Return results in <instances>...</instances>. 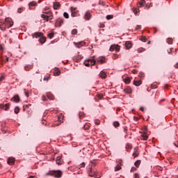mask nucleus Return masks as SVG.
Here are the masks:
<instances>
[{
    "label": "nucleus",
    "mask_w": 178,
    "mask_h": 178,
    "mask_svg": "<svg viewBox=\"0 0 178 178\" xmlns=\"http://www.w3.org/2000/svg\"><path fill=\"white\" fill-rule=\"evenodd\" d=\"M96 60L98 63H105L106 62L105 57H99Z\"/></svg>",
    "instance_id": "obj_13"
},
{
    "label": "nucleus",
    "mask_w": 178,
    "mask_h": 178,
    "mask_svg": "<svg viewBox=\"0 0 178 178\" xmlns=\"http://www.w3.org/2000/svg\"><path fill=\"white\" fill-rule=\"evenodd\" d=\"M88 175L90 177H95V178H101V174H99L98 172L97 171H93L92 170V167H90L89 168V170H88Z\"/></svg>",
    "instance_id": "obj_2"
},
{
    "label": "nucleus",
    "mask_w": 178,
    "mask_h": 178,
    "mask_svg": "<svg viewBox=\"0 0 178 178\" xmlns=\"http://www.w3.org/2000/svg\"><path fill=\"white\" fill-rule=\"evenodd\" d=\"M60 75V70L59 68H56L54 72V76H58Z\"/></svg>",
    "instance_id": "obj_19"
},
{
    "label": "nucleus",
    "mask_w": 178,
    "mask_h": 178,
    "mask_svg": "<svg viewBox=\"0 0 178 178\" xmlns=\"http://www.w3.org/2000/svg\"><path fill=\"white\" fill-rule=\"evenodd\" d=\"M84 19H86V20H90L91 19V13H90V11L86 13Z\"/></svg>",
    "instance_id": "obj_15"
},
{
    "label": "nucleus",
    "mask_w": 178,
    "mask_h": 178,
    "mask_svg": "<svg viewBox=\"0 0 178 178\" xmlns=\"http://www.w3.org/2000/svg\"><path fill=\"white\" fill-rule=\"evenodd\" d=\"M42 124L46 125V124H47V121H45V120H43L42 121Z\"/></svg>",
    "instance_id": "obj_60"
},
{
    "label": "nucleus",
    "mask_w": 178,
    "mask_h": 178,
    "mask_svg": "<svg viewBox=\"0 0 178 178\" xmlns=\"http://www.w3.org/2000/svg\"><path fill=\"white\" fill-rule=\"evenodd\" d=\"M23 10H24L23 9V8H18L17 12H18V13H22L23 12Z\"/></svg>",
    "instance_id": "obj_47"
},
{
    "label": "nucleus",
    "mask_w": 178,
    "mask_h": 178,
    "mask_svg": "<svg viewBox=\"0 0 178 178\" xmlns=\"http://www.w3.org/2000/svg\"><path fill=\"white\" fill-rule=\"evenodd\" d=\"M124 92H125V94H131V92H133V90H131L130 86H126L124 89Z\"/></svg>",
    "instance_id": "obj_10"
},
{
    "label": "nucleus",
    "mask_w": 178,
    "mask_h": 178,
    "mask_svg": "<svg viewBox=\"0 0 178 178\" xmlns=\"http://www.w3.org/2000/svg\"><path fill=\"white\" fill-rule=\"evenodd\" d=\"M115 51H117V52H119V49H120V48L119 47V45H118V44H113V45L111 46L109 50L111 52H113V51H115Z\"/></svg>",
    "instance_id": "obj_6"
},
{
    "label": "nucleus",
    "mask_w": 178,
    "mask_h": 178,
    "mask_svg": "<svg viewBox=\"0 0 178 178\" xmlns=\"http://www.w3.org/2000/svg\"><path fill=\"white\" fill-rule=\"evenodd\" d=\"M48 37L49 38H50V40H51V38H54V33H49Z\"/></svg>",
    "instance_id": "obj_44"
},
{
    "label": "nucleus",
    "mask_w": 178,
    "mask_h": 178,
    "mask_svg": "<svg viewBox=\"0 0 178 178\" xmlns=\"http://www.w3.org/2000/svg\"><path fill=\"white\" fill-rule=\"evenodd\" d=\"M124 81L125 84H130V78L129 77L125 78Z\"/></svg>",
    "instance_id": "obj_30"
},
{
    "label": "nucleus",
    "mask_w": 178,
    "mask_h": 178,
    "mask_svg": "<svg viewBox=\"0 0 178 178\" xmlns=\"http://www.w3.org/2000/svg\"><path fill=\"white\" fill-rule=\"evenodd\" d=\"M47 10H48V9L47 8H44V11H43V13H45V15H49V16H51L52 17V12L47 11Z\"/></svg>",
    "instance_id": "obj_24"
},
{
    "label": "nucleus",
    "mask_w": 178,
    "mask_h": 178,
    "mask_svg": "<svg viewBox=\"0 0 178 178\" xmlns=\"http://www.w3.org/2000/svg\"><path fill=\"white\" fill-rule=\"evenodd\" d=\"M57 165H62L63 163V161H62V156H58L56 160Z\"/></svg>",
    "instance_id": "obj_17"
},
{
    "label": "nucleus",
    "mask_w": 178,
    "mask_h": 178,
    "mask_svg": "<svg viewBox=\"0 0 178 178\" xmlns=\"http://www.w3.org/2000/svg\"><path fill=\"white\" fill-rule=\"evenodd\" d=\"M126 148H131V146L130 145H127Z\"/></svg>",
    "instance_id": "obj_64"
},
{
    "label": "nucleus",
    "mask_w": 178,
    "mask_h": 178,
    "mask_svg": "<svg viewBox=\"0 0 178 178\" xmlns=\"http://www.w3.org/2000/svg\"><path fill=\"white\" fill-rule=\"evenodd\" d=\"M141 137H142V140H148V136H147V134H143L141 135Z\"/></svg>",
    "instance_id": "obj_29"
},
{
    "label": "nucleus",
    "mask_w": 178,
    "mask_h": 178,
    "mask_svg": "<svg viewBox=\"0 0 178 178\" xmlns=\"http://www.w3.org/2000/svg\"><path fill=\"white\" fill-rule=\"evenodd\" d=\"M90 63L91 64V66H94V65L97 63V60L94 59V56L91 57V58L86 60V61L84 62L85 66H87L88 67L90 66Z\"/></svg>",
    "instance_id": "obj_4"
},
{
    "label": "nucleus",
    "mask_w": 178,
    "mask_h": 178,
    "mask_svg": "<svg viewBox=\"0 0 178 178\" xmlns=\"http://www.w3.org/2000/svg\"><path fill=\"white\" fill-rule=\"evenodd\" d=\"M95 124L98 125L101 123V122L99 120H95Z\"/></svg>",
    "instance_id": "obj_56"
},
{
    "label": "nucleus",
    "mask_w": 178,
    "mask_h": 178,
    "mask_svg": "<svg viewBox=\"0 0 178 178\" xmlns=\"http://www.w3.org/2000/svg\"><path fill=\"white\" fill-rule=\"evenodd\" d=\"M9 108H10V104H0V108L3 109L4 111H9Z\"/></svg>",
    "instance_id": "obj_8"
},
{
    "label": "nucleus",
    "mask_w": 178,
    "mask_h": 178,
    "mask_svg": "<svg viewBox=\"0 0 178 178\" xmlns=\"http://www.w3.org/2000/svg\"><path fill=\"white\" fill-rule=\"evenodd\" d=\"M41 18L46 20V22H49V20H51L52 17H51V15H45L44 14L41 15Z\"/></svg>",
    "instance_id": "obj_11"
},
{
    "label": "nucleus",
    "mask_w": 178,
    "mask_h": 178,
    "mask_svg": "<svg viewBox=\"0 0 178 178\" xmlns=\"http://www.w3.org/2000/svg\"><path fill=\"white\" fill-rule=\"evenodd\" d=\"M167 42H168V44H173V40L172 38H168Z\"/></svg>",
    "instance_id": "obj_33"
},
{
    "label": "nucleus",
    "mask_w": 178,
    "mask_h": 178,
    "mask_svg": "<svg viewBox=\"0 0 178 178\" xmlns=\"http://www.w3.org/2000/svg\"><path fill=\"white\" fill-rule=\"evenodd\" d=\"M133 12L134 15H137V13H138V10L137 8H133Z\"/></svg>",
    "instance_id": "obj_45"
},
{
    "label": "nucleus",
    "mask_w": 178,
    "mask_h": 178,
    "mask_svg": "<svg viewBox=\"0 0 178 178\" xmlns=\"http://www.w3.org/2000/svg\"><path fill=\"white\" fill-rule=\"evenodd\" d=\"M90 129V125L88 124H86L84 126H83V129L84 130H88Z\"/></svg>",
    "instance_id": "obj_37"
},
{
    "label": "nucleus",
    "mask_w": 178,
    "mask_h": 178,
    "mask_svg": "<svg viewBox=\"0 0 178 178\" xmlns=\"http://www.w3.org/2000/svg\"><path fill=\"white\" fill-rule=\"evenodd\" d=\"M144 51H145V49H144L143 47H140L137 49V51L138 52V54H141V52H144Z\"/></svg>",
    "instance_id": "obj_32"
},
{
    "label": "nucleus",
    "mask_w": 178,
    "mask_h": 178,
    "mask_svg": "<svg viewBox=\"0 0 178 178\" xmlns=\"http://www.w3.org/2000/svg\"><path fill=\"white\" fill-rule=\"evenodd\" d=\"M74 44L75 45V47H76V48H81V47H83V45H86V42H74Z\"/></svg>",
    "instance_id": "obj_12"
},
{
    "label": "nucleus",
    "mask_w": 178,
    "mask_h": 178,
    "mask_svg": "<svg viewBox=\"0 0 178 178\" xmlns=\"http://www.w3.org/2000/svg\"><path fill=\"white\" fill-rule=\"evenodd\" d=\"M125 47H126L127 49H130V48H131V47H132L131 42H130V41L126 42Z\"/></svg>",
    "instance_id": "obj_21"
},
{
    "label": "nucleus",
    "mask_w": 178,
    "mask_h": 178,
    "mask_svg": "<svg viewBox=\"0 0 178 178\" xmlns=\"http://www.w3.org/2000/svg\"><path fill=\"white\" fill-rule=\"evenodd\" d=\"M71 16L72 17H77V16H80V14L79 13V10L76 7H71Z\"/></svg>",
    "instance_id": "obj_5"
},
{
    "label": "nucleus",
    "mask_w": 178,
    "mask_h": 178,
    "mask_svg": "<svg viewBox=\"0 0 178 178\" xmlns=\"http://www.w3.org/2000/svg\"><path fill=\"white\" fill-rule=\"evenodd\" d=\"M26 97H29V91L25 92Z\"/></svg>",
    "instance_id": "obj_61"
},
{
    "label": "nucleus",
    "mask_w": 178,
    "mask_h": 178,
    "mask_svg": "<svg viewBox=\"0 0 178 178\" xmlns=\"http://www.w3.org/2000/svg\"><path fill=\"white\" fill-rule=\"evenodd\" d=\"M43 80L44 81H48L49 80V76H45Z\"/></svg>",
    "instance_id": "obj_48"
},
{
    "label": "nucleus",
    "mask_w": 178,
    "mask_h": 178,
    "mask_svg": "<svg viewBox=\"0 0 178 178\" xmlns=\"http://www.w3.org/2000/svg\"><path fill=\"white\" fill-rule=\"evenodd\" d=\"M47 98H49L51 101H54V95L51 94L50 92H47Z\"/></svg>",
    "instance_id": "obj_23"
},
{
    "label": "nucleus",
    "mask_w": 178,
    "mask_h": 178,
    "mask_svg": "<svg viewBox=\"0 0 178 178\" xmlns=\"http://www.w3.org/2000/svg\"><path fill=\"white\" fill-rule=\"evenodd\" d=\"M140 29H141V25H137L136 26V30H140Z\"/></svg>",
    "instance_id": "obj_52"
},
{
    "label": "nucleus",
    "mask_w": 178,
    "mask_h": 178,
    "mask_svg": "<svg viewBox=\"0 0 178 178\" xmlns=\"http://www.w3.org/2000/svg\"><path fill=\"white\" fill-rule=\"evenodd\" d=\"M42 35H43V34L41 32H36V33L32 34L33 38H39L42 37Z\"/></svg>",
    "instance_id": "obj_9"
},
{
    "label": "nucleus",
    "mask_w": 178,
    "mask_h": 178,
    "mask_svg": "<svg viewBox=\"0 0 178 178\" xmlns=\"http://www.w3.org/2000/svg\"><path fill=\"white\" fill-rule=\"evenodd\" d=\"M29 9H31V6H37V2L31 1L29 3Z\"/></svg>",
    "instance_id": "obj_26"
},
{
    "label": "nucleus",
    "mask_w": 178,
    "mask_h": 178,
    "mask_svg": "<svg viewBox=\"0 0 178 178\" xmlns=\"http://www.w3.org/2000/svg\"><path fill=\"white\" fill-rule=\"evenodd\" d=\"M14 112H15V113H16V114H17V113H19V112H20V108H19V107H15V110H14Z\"/></svg>",
    "instance_id": "obj_34"
},
{
    "label": "nucleus",
    "mask_w": 178,
    "mask_h": 178,
    "mask_svg": "<svg viewBox=\"0 0 178 178\" xmlns=\"http://www.w3.org/2000/svg\"><path fill=\"white\" fill-rule=\"evenodd\" d=\"M175 69H178V63H177L175 65Z\"/></svg>",
    "instance_id": "obj_62"
},
{
    "label": "nucleus",
    "mask_w": 178,
    "mask_h": 178,
    "mask_svg": "<svg viewBox=\"0 0 178 178\" xmlns=\"http://www.w3.org/2000/svg\"><path fill=\"white\" fill-rule=\"evenodd\" d=\"M136 170H137V168H136V167H132L131 168V173H133V172H136Z\"/></svg>",
    "instance_id": "obj_46"
},
{
    "label": "nucleus",
    "mask_w": 178,
    "mask_h": 178,
    "mask_svg": "<svg viewBox=\"0 0 178 178\" xmlns=\"http://www.w3.org/2000/svg\"><path fill=\"white\" fill-rule=\"evenodd\" d=\"M0 63L1 65H3V59H2V56H0Z\"/></svg>",
    "instance_id": "obj_51"
},
{
    "label": "nucleus",
    "mask_w": 178,
    "mask_h": 178,
    "mask_svg": "<svg viewBox=\"0 0 178 178\" xmlns=\"http://www.w3.org/2000/svg\"><path fill=\"white\" fill-rule=\"evenodd\" d=\"M132 73H134V74H137V70H132Z\"/></svg>",
    "instance_id": "obj_58"
},
{
    "label": "nucleus",
    "mask_w": 178,
    "mask_h": 178,
    "mask_svg": "<svg viewBox=\"0 0 178 178\" xmlns=\"http://www.w3.org/2000/svg\"><path fill=\"white\" fill-rule=\"evenodd\" d=\"M0 51H3V44H0Z\"/></svg>",
    "instance_id": "obj_57"
},
{
    "label": "nucleus",
    "mask_w": 178,
    "mask_h": 178,
    "mask_svg": "<svg viewBox=\"0 0 178 178\" xmlns=\"http://www.w3.org/2000/svg\"><path fill=\"white\" fill-rule=\"evenodd\" d=\"M106 19H107V20H111V19H113V15H108L106 16Z\"/></svg>",
    "instance_id": "obj_38"
},
{
    "label": "nucleus",
    "mask_w": 178,
    "mask_h": 178,
    "mask_svg": "<svg viewBox=\"0 0 178 178\" xmlns=\"http://www.w3.org/2000/svg\"><path fill=\"white\" fill-rule=\"evenodd\" d=\"M84 166H86V163L83 162L82 163L80 164L79 169H81V168H84Z\"/></svg>",
    "instance_id": "obj_49"
},
{
    "label": "nucleus",
    "mask_w": 178,
    "mask_h": 178,
    "mask_svg": "<svg viewBox=\"0 0 178 178\" xmlns=\"http://www.w3.org/2000/svg\"><path fill=\"white\" fill-rule=\"evenodd\" d=\"M97 97L99 99H102V98L104 97V95L102 93H99L97 94Z\"/></svg>",
    "instance_id": "obj_40"
},
{
    "label": "nucleus",
    "mask_w": 178,
    "mask_h": 178,
    "mask_svg": "<svg viewBox=\"0 0 178 178\" xmlns=\"http://www.w3.org/2000/svg\"><path fill=\"white\" fill-rule=\"evenodd\" d=\"M113 126L114 127H119V126H120V124H119V122H114Z\"/></svg>",
    "instance_id": "obj_39"
},
{
    "label": "nucleus",
    "mask_w": 178,
    "mask_h": 178,
    "mask_svg": "<svg viewBox=\"0 0 178 178\" xmlns=\"http://www.w3.org/2000/svg\"><path fill=\"white\" fill-rule=\"evenodd\" d=\"M124 133H127V127L124 128Z\"/></svg>",
    "instance_id": "obj_63"
},
{
    "label": "nucleus",
    "mask_w": 178,
    "mask_h": 178,
    "mask_svg": "<svg viewBox=\"0 0 178 178\" xmlns=\"http://www.w3.org/2000/svg\"><path fill=\"white\" fill-rule=\"evenodd\" d=\"M141 163V161L140 160H138L135 162L134 165L136 168H138V166H140V164Z\"/></svg>",
    "instance_id": "obj_31"
},
{
    "label": "nucleus",
    "mask_w": 178,
    "mask_h": 178,
    "mask_svg": "<svg viewBox=\"0 0 178 178\" xmlns=\"http://www.w3.org/2000/svg\"><path fill=\"white\" fill-rule=\"evenodd\" d=\"M81 59V57L80 56L73 57V60H74V62H79Z\"/></svg>",
    "instance_id": "obj_27"
},
{
    "label": "nucleus",
    "mask_w": 178,
    "mask_h": 178,
    "mask_svg": "<svg viewBox=\"0 0 178 178\" xmlns=\"http://www.w3.org/2000/svg\"><path fill=\"white\" fill-rule=\"evenodd\" d=\"M99 77H101L102 79H106V72L102 71L99 73Z\"/></svg>",
    "instance_id": "obj_22"
},
{
    "label": "nucleus",
    "mask_w": 178,
    "mask_h": 178,
    "mask_svg": "<svg viewBox=\"0 0 178 178\" xmlns=\"http://www.w3.org/2000/svg\"><path fill=\"white\" fill-rule=\"evenodd\" d=\"M31 69H33V65H28L24 67V70H26V72L31 70Z\"/></svg>",
    "instance_id": "obj_25"
},
{
    "label": "nucleus",
    "mask_w": 178,
    "mask_h": 178,
    "mask_svg": "<svg viewBox=\"0 0 178 178\" xmlns=\"http://www.w3.org/2000/svg\"><path fill=\"white\" fill-rule=\"evenodd\" d=\"M42 101H47V97H45V95H42Z\"/></svg>",
    "instance_id": "obj_53"
},
{
    "label": "nucleus",
    "mask_w": 178,
    "mask_h": 178,
    "mask_svg": "<svg viewBox=\"0 0 178 178\" xmlns=\"http://www.w3.org/2000/svg\"><path fill=\"white\" fill-rule=\"evenodd\" d=\"M63 24V19L62 18H58L56 22V27H60Z\"/></svg>",
    "instance_id": "obj_7"
},
{
    "label": "nucleus",
    "mask_w": 178,
    "mask_h": 178,
    "mask_svg": "<svg viewBox=\"0 0 178 178\" xmlns=\"http://www.w3.org/2000/svg\"><path fill=\"white\" fill-rule=\"evenodd\" d=\"M13 99H14L15 102H19V101H20V98L19 97V95H15L13 97Z\"/></svg>",
    "instance_id": "obj_28"
},
{
    "label": "nucleus",
    "mask_w": 178,
    "mask_h": 178,
    "mask_svg": "<svg viewBox=\"0 0 178 178\" xmlns=\"http://www.w3.org/2000/svg\"><path fill=\"white\" fill-rule=\"evenodd\" d=\"M60 8V3L59 2H54V9L55 10H57V9H59Z\"/></svg>",
    "instance_id": "obj_18"
},
{
    "label": "nucleus",
    "mask_w": 178,
    "mask_h": 178,
    "mask_svg": "<svg viewBox=\"0 0 178 178\" xmlns=\"http://www.w3.org/2000/svg\"><path fill=\"white\" fill-rule=\"evenodd\" d=\"M63 16L65 19H69V14L67 13H64Z\"/></svg>",
    "instance_id": "obj_43"
},
{
    "label": "nucleus",
    "mask_w": 178,
    "mask_h": 178,
    "mask_svg": "<svg viewBox=\"0 0 178 178\" xmlns=\"http://www.w3.org/2000/svg\"><path fill=\"white\" fill-rule=\"evenodd\" d=\"M134 178H140V175H138V173H135L134 175Z\"/></svg>",
    "instance_id": "obj_50"
},
{
    "label": "nucleus",
    "mask_w": 178,
    "mask_h": 178,
    "mask_svg": "<svg viewBox=\"0 0 178 178\" xmlns=\"http://www.w3.org/2000/svg\"><path fill=\"white\" fill-rule=\"evenodd\" d=\"M46 42L47 38L44 37V35H42L39 39V42H40V44H45Z\"/></svg>",
    "instance_id": "obj_16"
},
{
    "label": "nucleus",
    "mask_w": 178,
    "mask_h": 178,
    "mask_svg": "<svg viewBox=\"0 0 178 178\" xmlns=\"http://www.w3.org/2000/svg\"><path fill=\"white\" fill-rule=\"evenodd\" d=\"M133 156H134V158H136V156H138V154H137V152H134V153L133 154Z\"/></svg>",
    "instance_id": "obj_55"
},
{
    "label": "nucleus",
    "mask_w": 178,
    "mask_h": 178,
    "mask_svg": "<svg viewBox=\"0 0 178 178\" xmlns=\"http://www.w3.org/2000/svg\"><path fill=\"white\" fill-rule=\"evenodd\" d=\"M3 80H5V76H3V75H2V76L0 77V81H3Z\"/></svg>",
    "instance_id": "obj_54"
},
{
    "label": "nucleus",
    "mask_w": 178,
    "mask_h": 178,
    "mask_svg": "<svg viewBox=\"0 0 178 178\" xmlns=\"http://www.w3.org/2000/svg\"><path fill=\"white\" fill-rule=\"evenodd\" d=\"M143 84V81L141 80H134V85L136 86V87H138Z\"/></svg>",
    "instance_id": "obj_14"
},
{
    "label": "nucleus",
    "mask_w": 178,
    "mask_h": 178,
    "mask_svg": "<svg viewBox=\"0 0 178 178\" xmlns=\"http://www.w3.org/2000/svg\"><path fill=\"white\" fill-rule=\"evenodd\" d=\"M139 5L140 6H144V5H145V0H141L140 1H139Z\"/></svg>",
    "instance_id": "obj_36"
},
{
    "label": "nucleus",
    "mask_w": 178,
    "mask_h": 178,
    "mask_svg": "<svg viewBox=\"0 0 178 178\" xmlns=\"http://www.w3.org/2000/svg\"><path fill=\"white\" fill-rule=\"evenodd\" d=\"M13 26V20L10 17H6L4 22L0 24V29L2 31H5L6 29H10Z\"/></svg>",
    "instance_id": "obj_1"
},
{
    "label": "nucleus",
    "mask_w": 178,
    "mask_h": 178,
    "mask_svg": "<svg viewBox=\"0 0 178 178\" xmlns=\"http://www.w3.org/2000/svg\"><path fill=\"white\" fill-rule=\"evenodd\" d=\"M47 175H49L50 176H53L54 177L60 178V177H62V171L60 170L50 171Z\"/></svg>",
    "instance_id": "obj_3"
},
{
    "label": "nucleus",
    "mask_w": 178,
    "mask_h": 178,
    "mask_svg": "<svg viewBox=\"0 0 178 178\" xmlns=\"http://www.w3.org/2000/svg\"><path fill=\"white\" fill-rule=\"evenodd\" d=\"M140 41H143V42H147V38H145V36H143L140 38Z\"/></svg>",
    "instance_id": "obj_41"
},
{
    "label": "nucleus",
    "mask_w": 178,
    "mask_h": 178,
    "mask_svg": "<svg viewBox=\"0 0 178 178\" xmlns=\"http://www.w3.org/2000/svg\"><path fill=\"white\" fill-rule=\"evenodd\" d=\"M72 34L73 35H76V34H77V29H73V30L72 31Z\"/></svg>",
    "instance_id": "obj_42"
},
{
    "label": "nucleus",
    "mask_w": 178,
    "mask_h": 178,
    "mask_svg": "<svg viewBox=\"0 0 178 178\" xmlns=\"http://www.w3.org/2000/svg\"><path fill=\"white\" fill-rule=\"evenodd\" d=\"M6 62H9V58H7L6 60H3V63H6Z\"/></svg>",
    "instance_id": "obj_59"
},
{
    "label": "nucleus",
    "mask_w": 178,
    "mask_h": 178,
    "mask_svg": "<svg viewBox=\"0 0 178 178\" xmlns=\"http://www.w3.org/2000/svg\"><path fill=\"white\" fill-rule=\"evenodd\" d=\"M120 169H122V167L120 165H117L115 168V172H119V170H120Z\"/></svg>",
    "instance_id": "obj_35"
},
{
    "label": "nucleus",
    "mask_w": 178,
    "mask_h": 178,
    "mask_svg": "<svg viewBox=\"0 0 178 178\" xmlns=\"http://www.w3.org/2000/svg\"><path fill=\"white\" fill-rule=\"evenodd\" d=\"M7 162H8V165H14L15 164V159L14 158H8Z\"/></svg>",
    "instance_id": "obj_20"
}]
</instances>
